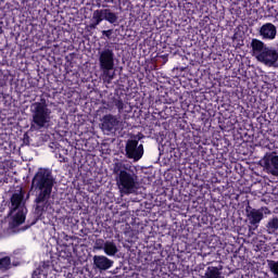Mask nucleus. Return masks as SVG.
Segmentation results:
<instances>
[{
    "label": "nucleus",
    "mask_w": 278,
    "mask_h": 278,
    "mask_svg": "<svg viewBox=\"0 0 278 278\" xmlns=\"http://www.w3.org/2000/svg\"><path fill=\"white\" fill-rule=\"evenodd\" d=\"M222 270H223V266H220V268L210 266V267H207V269L205 271V277L206 278H220Z\"/></svg>",
    "instance_id": "nucleus-15"
},
{
    "label": "nucleus",
    "mask_w": 278,
    "mask_h": 278,
    "mask_svg": "<svg viewBox=\"0 0 278 278\" xmlns=\"http://www.w3.org/2000/svg\"><path fill=\"white\" fill-rule=\"evenodd\" d=\"M55 177L51 169L39 168L38 172L31 179L30 192H36L35 203L37 204V212L42 210L40 204L47 203L51 199V193L53 192V186H55Z\"/></svg>",
    "instance_id": "nucleus-1"
},
{
    "label": "nucleus",
    "mask_w": 278,
    "mask_h": 278,
    "mask_svg": "<svg viewBox=\"0 0 278 278\" xmlns=\"http://www.w3.org/2000/svg\"><path fill=\"white\" fill-rule=\"evenodd\" d=\"M125 151L126 157H128V160L138 162L142 160V156L144 155V146H138V140L136 139H128L126 142Z\"/></svg>",
    "instance_id": "nucleus-7"
},
{
    "label": "nucleus",
    "mask_w": 278,
    "mask_h": 278,
    "mask_svg": "<svg viewBox=\"0 0 278 278\" xmlns=\"http://www.w3.org/2000/svg\"><path fill=\"white\" fill-rule=\"evenodd\" d=\"M268 268L278 278V261H268Z\"/></svg>",
    "instance_id": "nucleus-22"
},
{
    "label": "nucleus",
    "mask_w": 278,
    "mask_h": 278,
    "mask_svg": "<svg viewBox=\"0 0 278 278\" xmlns=\"http://www.w3.org/2000/svg\"><path fill=\"white\" fill-rule=\"evenodd\" d=\"M103 105V110H109V112H112L114 110V104L110 103V102H102Z\"/></svg>",
    "instance_id": "nucleus-24"
},
{
    "label": "nucleus",
    "mask_w": 278,
    "mask_h": 278,
    "mask_svg": "<svg viewBox=\"0 0 278 278\" xmlns=\"http://www.w3.org/2000/svg\"><path fill=\"white\" fill-rule=\"evenodd\" d=\"M113 103L117 108L118 114H123V110H125V102L123 99H121V97L113 98Z\"/></svg>",
    "instance_id": "nucleus-20"
},
{
    "label": "nucleus",
    "mask_w": 278,
    "mask_h": 278,
    "mask_svg": "<svg viewBox=\"0 0 278 278\" xmlns=\"http://www.w3.org/2000/svg\"><path fill=\"white\" fill-rule=\"evenodd\" d=\"M89 28H90V29H97V26H96L93 23H91V24L89 25Z\"/></svg>",
    "instance_id": "nucleus-26"
},
{
    "label": "nucleus",
    "mask_w": 278,
    "mask_h": 278,
    "mask_svg": "<svg viewBox=\"0 0 278 278\" xmlns=\"http://www.w3.org/2000/svg\"><path fill=\"white\" fill-rule=\"evenodd\" d=\"M93 266L98 268V270H110V268L114 266V261L110 260L105 255H94Z\"/></svg>",
    "instance_id": "nucleus-11"
},
{
    "label": "nucleus",
    "mask_w": 278,
    "mask_h": 278,
    "mask_svg": "<svg viewBox=\"0 0 278 278\" xmlns=\"http://www.w3.org/2000/svg\"><path fill=\"white\" fill-rule=\"evenodd\" d=\"M25 199V191L23 189H20L18 192H15L11 197V206L13 212H16L18 207H21V203H23V200Z\"/></svg>",
    "instance_id": "nucleus-13"
},
{
    "label": "nucleus",
    "mask_w": 278,
    "mask_h": 278,
    "mask_svg": "<svg viewBox=\"0 0 278 278\" xmlns=\"http://www.w3.org/2000/svg\"><path fill=\"white\" fill-rule=\"evenodd\" d=\"M23 223H25V213H23V211H20L13 217V225L15 227H18V225H23Z\"/></svg>",
    "instance_id": "nucleus-19"
},
{
    "label": "nucleus",
    "mask_w": 278,
    "mask_h": 278,
    "mask_svg": "<svg viewBox=\"0 0 278 278\" xmlns=\"http://www.w3.org/2000/svg\"><path fill=\"white\" fill-rule=\"evenodd\" d=\"M96 12H98L102 21H108L111 25H116V23H118V14L112 12L110 9H100L96 10Z\"/></svg>",
    "instance_id": "nucleus-12"
},
{
    "label": "nucleus",
    "mask_w": 278,
    "mask_h": 278,
    "mask_svg": "<svg viewBox=\"0 0 278 278\" xmlns=\"http://www.w3.org/2000/svg\"><path fill=\"white\" fill-rule=\"evenodd\" d=\"M103 251L109 257H114L118 253V247L114 241L108 240Z\"/></svg>",
    "instance_id": "nucleus-14"
},
{
    "label": "nucleus",
    "mask_w": 278,
    "mask_h": 278,
    "mask_svg": "<svg viewBox=\"0 0 278 278\" xmlns=\"http://www.w3.org/2000/svg\"><path fill=\"white\" fill-rule=\"evenodd\" d=\"M10 268H12V260L10 256L0 258V273H7Z\"/></svg>",
    "instance_id": "nucleus-16"
},
{
    "label": "nucleus",
    "mask_w": 278,
    "mask_h": 278,
    "mask_svg": "<svg viewBox=\"0 0 278 278\" xmlns=\"http://www.w3.org/2000/svg\"><path fill=\"white\" fill-rule=\"evenodd\" d=\"M92 21H93V24H94L96 27H98V25H101V23H103V20L99 15L98 11L93 12Z\"/></svg>",
    "instance_id": "nucleus-23"
},
{
    "label": "nucleus",
    "mask_w": 278,
    "mask_h": 278,
    "mask_svg": "<svg viewBox=\"0 0 278 278\" xmlns=\"http://www.w3.org/2000/svg\"><path fill=\"white\" fill-rule=\"evenodd\" d=\"M258 36L262 40H275L277 38V26L273 23H265L258 28Z\"/></svg>",
    "instance_id": "nucleus-10"
},
{
    "label": "nucleus",
    "mask_w": 278,
    "mask_h": 278,
    "mask_svg": "<svg viewBox=\"0 0 278 278\" xmlns=\"http://www.w3.org/2000/svg\"><path fill=\"white\" fill-rule=\"evenodd\" d=\"M50 266H51V264L49 263V261L42 262V263H40L38 269L35 270V273H37V275H43V277H46Z\"/></svg>",
    "instance_id": "nucleus-18"
},
{
    "label": "nucleus",
    "mask_w": 278,
    "mask_h": 278,
    "mask_svg": "<svg viewBox=\"0 0 278 278\" xmlns=\"http://www.w3.org/2000/svg\"><path fill=\"white\" fill-rule=\"evenodd\" d=\"M117 127H123L121 115L106 114L102 117V129L104 131H114Z\"/></svg>",
    "instance_id": "nucleus-9"
},
{
    "label": "nucleus",
    "mask_w": 278,
    "mask_h": 278,
    "mask_svg": "<svg viewBox=\"0 0 278 278\" xmlns=\"http://www.w3.org/2000/svg\"><path fill=\"white\" fill-rule=\"evenodd\" d=\"M115 58L116 55L114 54V50L108 47L99 51V66L105 84H112V80L116 77V72L114 71Z\"/></svg>",
    "instance_id": "nucleus-5"
},
{
    "label": "nucleus",
    "mask_w": 278,
    "mask_h": 278,
    "mask_svg": "<svg viewBox=\"0 0 278 278\" xmlns=\"http://www.w3.org/2000/svg\"><path fill=\"white\" fill-rule=\"evenodd\" d=\"M30 131H42L49 129L51 123V109L47 104V99L41 98L39 102L30 105Z\"/></svg>",
    "instance_id": "nucleus-3"
},
{
    "label": "nucleus",
    "mask_w": 278,
    "mask_h": 278,
    "mask_svg": "<svg viewBox=\"0 0 278 278\" xmlns=\"http://www.w3.org/2000/svg\"><path fill=\"white\" fill-rule=\"evenodd\" d=\"M264 214H270V210H268V207H261L256 210L251 205L245 207V216L254 229H257L260 223L264 219Z\"/></svg>",
    "instance_id": "nucleus-6"
},
{
    "label": "nucleus",
    "mask_w": 278,
    "mask_h": 278,
    "mask_svg": "<svg viewBox=\"0 0 278 278\" xmlns=\"http://www.w3.org/2000/svg\"><path fill=\"white\" fill-rule=\"evenodd\" d=\"M262 164L269 175L278 177V155L277 152L266 153L262 160Z\"/></svg>",
    "instance_id": "nucleus-8"
},
{
    "label": "nucleus",
    "mask_w": 278,
    "mask_h": 278,
    "mask_svg": "<svg viewBox=\"0 0 278 278\" xmlns=\"http://www.w3.org/2000/svg\"><path fill=\"white\" fill-rule=\"evenodd\" d=\"M3 34V27L0 26V36Z\"/></svg>",
    "instance_id": "nucleus-27"
},
{
    "label": "nucleus",
    "mask_w": 278,
    "mask_h": 278,
    "mask_svg": "<svg viewBox=\"0 0 278 278\" xmlns=\"http://www.w3.org/2000/svg\"><path fill=\"white\" fill-rule=\"evenodd\" d=\"M26 199H29V193H27Z\"/></svg>",
    "instance_id": "nucleus-28"
},
{
    "label": "nucleus",
    "mask_w": 278,
    "mask_h": 278,
    "mask_svg": "<svg viewBox=\"0 0 278 278\" xmlns=\"http://www.w3.org/2000/svg\"><path fill=\"white\" fill-rule=\"evenodd\" d=\"M266 229L268 233H275L278 229V217L269 219L266 225Z\"/></svg>",
    "instance_id": "nucleus-17"
},
{
    "label": "nucleus",
    "mask_w": 278,
    "mask_h": 278,
    "mask_svg": "<svg viewBox=\"0 0 278 278\" xmlns=\"http://www.w3.org/2000/svg\"><path fill=\"white\" fill-rule=\"evenodd\" d=\"M114 34L113 29H109V30H102V35L106 36V38L110 40V38H112V35Z\"/></svg>",
    "instance_id": "nucleus-25"
},
{
    "label": "nucleus",
    "mask_w": 278,
    "mask_h": 278,
    "mask_svg": "<svg viewBox=\"0 0 278 278\" xmlns=\"http://www.w3.org/2000/svg\"><path fill=\"white\" fill-rule=\"evenodd\" d=\"M0 25H3V22H0Z\"/></svg>",
    "instance_id": "nucleus-29"
},
{
    "label": "nucleus",
    "mask_w": 278,
    "mask_h": 278,
    "mask_svg": "<svg viewBox=\"0 0 278 278\" xmlns=\"http://www.w3.org/2000/svg\"><path fill=\"white\" fill-rule=\"evenodd\" d=\"M252 55L256 58L257 62L265 64V66H275L278 61V51L275 48L266 46L260 39H252L251 41Z\"/></svg>",
    "instance_id": "nucleus-4"
},
{
    "label": "nucleus",
    "mask_w": 278,
    "mask_h": 278,
    "mask_svg": "<svg viewBox=\"0 0 278 278\" xmlns=\"http://www.w3.org/2000/svg\"><path fill=\"white\" fill-rule=\"evenodd\" d=\"M113 174L116 176V185L121 194H134L138 190V174L129 163H115Z\"/></svg>",
    "instance_id": "nucleus-2"
},
{
    "label": "nucleus",
    "mask_w": 278,
    "mask_h": 278,
    "mask_svg": "<svg viewBox=\"0 0 278 278\" xmlns=\"http://www.w3.org/2000/svg\"><path fill=\"white\" fill-rule=\"evenodd\" d=\"M106 241L104 239H97L93 244V251H104Z\"/></svg>",
    "instance_id": "nucleus-21"
}]
</instances>
